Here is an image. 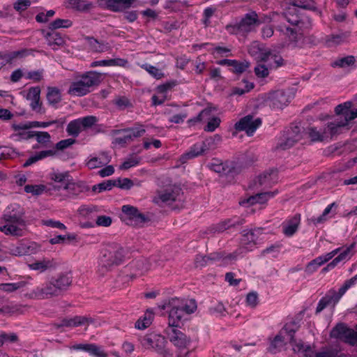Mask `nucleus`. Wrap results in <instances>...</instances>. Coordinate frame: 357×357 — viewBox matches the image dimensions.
I'll list each match as a JSON object with an SVG mask.
<instances>
[{
    "label": "nucleus",
    "instance_id": "nucleus-1",
    "mask_svg": "<svg viewBox=\"0 0 357 357\" xmlns=\"http://www.w3.org/2000/svg\"><path fill=\"white\" fill-rule=\"evenodd\" d=\"M24 211L17 207L16 210L6 213L3 218L6 224L0 227V231L6 235L13 236H22L24 235V227L26 226V222L24 220Z\"/></svg>",
    "mask_w": 357,
    "mask_h": 357
},
{
    "label": "nucleus",
    "instance_id": "nucleus-2",
    "mask_svg": "<svg viewBox=\"0 0 357 357\" xmlns=\"http://www.w3.org/2000/svg\"><path fill=\"white\" fill-rule=\"evenodd\" d=\"M161 310H169V326L176 328L179 326L183 317V310L186 307L183 300L178 298H171L164 300L158 305Z\"/></svg>",
    "mask_w": 357,
    "mask_h": 357
},
{
    "label": "nucleus",
    "instance_id": "nucleus-3",
    "mask_svg": "<svg viewBox=\"0 0 357 357\" xmlns=\"http://www.w3.org/2000/svg\"><path fill=\"white\" fill-rule=\"evenodd\" d=\"M121 211L126 216L123 220L128 225L142 227L145 223L151 221L148 215L140 213L135 206L124 205L121 208Z\"/></svg>",
    "mask_w": 357,
    "mask_h": 357
},
{
    "label": "nucleus",
    "instance_id": "nucleus-4",
    "mask_svg": "<svg viewBox=\"0 0 357 357\" xmlns=\"http://www.w3.org/2000/svg\"><path fill=\"white\" fill-rule=\"evenodd\" d=\"M125 254L126 252L121 247L113 250H105L100 261L101 268L108 271L111 267L121 264L124 260Z\"/></svg>",
    "mask_w": 357,
    "mask_h": 357
},
{
    "label": "nucleus",
    "instance_id": "nucleus-5",
    "mask_svg": "<svg viewBox=\"0 0 357 357\" xmlns=\"http://www.w3.org/2000/svg\"><path fill=\"white\" fill-rule=\"evenodd\" d=\"M165 338L158 334L151 333L144 336L141 340V344L146 349H153L160 354L169 352L165 349Z\"/></svg>",
    "mask_w": 357,
    "mask_h": 357
},
{
    "label": "nucleus",
    "instance_id": "nucleus-6",
    "mask_svg": "<svg viewBox=\"0 0 357 357\" xmlns=\"http://www.w3.org/2000/svg\"><path fill=\"white\" fill-rule=\"evenodd\" d=\"M331 336L344 340L346 342L357 346V330L349 328L344 324H337L331 331Z\"/></svg>",
    "mask_w": 357,
    "mask_h": 357
},
{
    "label": "nucleus",
    "instance_id": "nucleus-7",
    "mask_svg": "<svg viewBox=\"0 0 357 357\" xmlns=\"http://www.w3.org/2000/svg\"><path fill=\"white\" fill-rule=\"evenodd\" d=\"M259 24L258 15L255 11H252L245 14L241 21L234 25V29L239 33H247Z\"/></svg>",
    "mask_w": 357,
    "mask_h": 357
},
{
    "label": "nucleus",
    "instance_id": "nucleus-8",
    "mask_svg": "<svg viewBox=\"0 0 357 357\" xmlns=\"http://www.w3.org/2000/svg\"><path fill=\"white\" fill-rule=\"evenodd\" d=\"M261 124V119L260 118L253 119V116L249 114L236 122L234 128L236 130L245 131L248 136H252Z\"/></svg>",
    "mask_w": 357,
    "mask_h": 357
},
{
    "label": "nucleus",
    "instance_id": "nucleus-9",
    "mask_svg": "<svg viewBox=\"0 0 357 357\" xmlns=\"http://www.w3.org/2000/svg\"><path fill=\"white\" fill-rule=\"evenodd\" d=\"M291 96L282 90L273 91L268 94L266 102L273 109H282L290 102Z\"/></svg>",
    "mask_w": 357,
    "mask_h": 357
},
{
    "label": "nucleus",
    "instance_id": "nucleus-10",
    "mask_svg": "<svg viewBox=\"0 0 357 357\" xmlns=\"http://www.w3.org/2000/svg\"><path fill=\"white\" fill-rule=\"evenodd\" d=\"M166 333L168 335L170 342L179 349L188 348V346L190 342V340L181 331L175 328L168 327L166 329Z\"/></svg>",
    "mask_w": 357,
    "mask_h": 357
},
{
    "label": "nucleus",
    "instance_id": "nucleus-11",
    "mask_svg": "<svg viewBox=\"0 0 357 357\" xmlns=\"http://www.w3.org/2000/svg\"><path fill=\"white\" fill-rule=\"evenodd\" d=\"M211 168L213 171L221 174L228 175L229 174H237L241 171V168L237 163L234 162H220L212 163Z\"/></svg>",
    "mask_w": 357,
    "mask_h": 357
},
{
    "label": "nucleus",
    "instance_id": "nucleus-12",
    "mask_svg": "<svg viewBox=\"0 0 357 357\" xmlns=\"http://www.w3.org/2000/svg\"><path fill=\"white\" fill-rule=\"evenodd\" d=\"M52 280L47 281L41 287H38L35 291L36 296L40 298H50L61 295L59 289Z\"/></svg>",
    "mask_w": 357,
    "mask_h": 357
},
{
    "label": "nucleus",
    "instance_id": "nucleus-13",
    "mask_svg": "<svg viewBox=\"0 0 357 357\" xmlns=\"http://www.w3.org/2000/svg\"><path fill=\"white\" fill-rule=\"evenodd\" d=\"M181 192V189L179 188L167 189L160 193L158 197L154 199V202L158 204H160V203L169 204L178 199Z\"/></svg>",
    "mask_w": 357,
    "mask_h": 357
},
{
    "label": "nucleus",
    "instance_id": "nucleus-14",
    "mask_svg": "<svg viewBox=\"0 0 357 357\" xmlns=\"http://www.w3.org/2000/svg\"><path fill=\"white\" fill-rule=\"evenodd\" d=\"M61 294L68 289L73 282V277L70 273H61L56 277L51 278Z\"/></svg>",
    "mask_w": 357,
    "mask_h": 357
},
{
    "label": "nucleus",
    "instance_id": "nucleus-15",
    "mask_svg": "<svg viewBox=\"0 0 357 357\" xmlns=\"http://www.w3.org/2000/svg\"><path fill=\"white\" fill-rule=\"evenodd\" d=\"M347 126V121H344L343 119H335V121L327 123V126L324 128V133L327 138H332L334 135L341 133L342 129Z\"/></svg>",
    "mask_w": 357,
    "mask_h": 357
},
{
    "label": "nucleus",
    "instance_id": "nucleus-16",
    "mask_svg": "<svg viewBox=\"0 0 357 357\" xmlns=\"http://www.w3.org/2000/svg\"><path fill=\"white\" fill-rule=\"evenodd\" d=\"M222 257V252H213L208 255H197L195 259V265L197 268H202L209 263L220 260Z\"/></svg>",
    "mask_w": 357,
    "mask_h": 357
},
{
    "label": "nucleus",
    "instance_id": "nucleus-17",
    "mask_svg": "<svg viewBox=\"0 0 357 357\" xmlns=\"http://www.w3.org/2000/svg\"><path fill=\"white\" fill-rule=\"evenodd\" d=\"M72 176L70 175L69 172H54L50 174V178L59 185H54L53 189L59 190L63 188V186L67 183L70 182Z\"/></svg>",
    "mask_w": 357,
    "mask_h": 357
},
{
    "label": "nucleus",
    "instance_id": "nucleus-18",
    "mask_svg": "<svg viewBox=\"0 0 357 357\" xmlns=\"http://www.w3.org/2000/svg\"><path fill=\"white\" fill-rule=\"evenodd\" d=\"M277 180L278 170L276 169H271L260 174L255 182H258L259 185H271L275 183Z\"/></svg>",
    "mask_w": 357,
    "mask_h": 357
},
{
    "label": "nucleus",
    "instance_id": "nucleus-19",
    "mask_svg": "<svg viewBox=\"0 0 357 357\" xmlns=\"http://www.w3.org/2000/svg\"><path fill=\"white\" fill-rule=\"evenodd\" d=\"M150 266L151 264L147 259L140 258L137 259L132 265L135 273L130 275L131 278H135L139 275H142L149 270Z\"/></svg>",
    "mask_w": 357,
    "mask_h": 357
},
{
    "label": "nucleus",
    "instance_id": "nucleus-20",
    "mask_svg": "<svg viewBox=\"0 0 357 357\" xmlns=\"http://www.w3.org/2000/svg\"><path fill=\"white\" fill-rule=\"evenodd\" d=\"M63 189L66 190L70 195L77 196L82 192L88 191L89 188L83 182H74L71 178L70 182L63 186Z\"/></svg>",
    "mask_w": 357,
    "mask_h": 357
},
{
    "label": "nucleus",
    "instance_id": "nucleus-21",
    "mask_svg": "<svg viewBox=\"0 0 357 357\" xmlns=\"http://www.w3.org/2000/svg\"><path fill=\"white\" fill-rule=\"evenodd\" d=\"M81 77L89 90L93 86H98L102 81V74L96 71L86 72Z\"/></svg>",
    "mask_w": 357,
    "mask_h": 357
},
{
    "label": "nucleus",
    "instance_id": "nucleus-22",
    "mask_svg": "<svg viewBox=\"0 0 357 357\" xmlns=\"http://www.w3.org/2000/svg\"><path fill=\"white\" fill-rule=\"evenodd\" d=\"M40 89L36 86L30 88L27 95V98L31 100L30 104L31 109L38 112H40L42 104L40 100Z\"/></svg>",
    "mask_w": 357,
    "mask_h": 357
},
{
    "label": "nucleus",
    "instance_id": "nucleus-23",
    "mask_svg": "<svg viewBox=\"0 0 357 357\" xmlns=\"http://www.w3.org/2000/svg\"><path fill=\"white\" fill-rule=\"evenodd\" d=\"M90 92V90L87 88L84 81L80 77V79L76 82H73L69 88L68 93L72 95L82 96H85Z\"/></svg>",
    "mask_w": 357,
    "mask_h": 357
},
{
    "label": "nucleus",
    "instance_id": "nucleus-24",
    "mask_svg": "<svg viewBox=\"0 0 357 357\" xmlns=\"http://www.w3.org/2000/svg\"><path fill=\"white\" fill-rule=\"evenodd\" d=\"M301 220V215L296 214L294 217L289 219L286 225H284L283 233L287 236H293L297 231Z\"/></svg>",
    "mask_w": 357,
    "mask_h": 357
},
{
    "label": "nucleus",
    "instance_id": "nucleus-25",
    "mask_svg": "<svg viewBox=\"0 0 357 357\" xmlns=\"http://www.w3.org/2000/svg\"><path fill=\"white\" fill-rule=\"evenodd\" d=\"M204 154L206 153L201 143H197L190 148L189 151L181 155V160L183 163H184L189 159H192Z\"/></svg>",
    "mask_w": 357,
    "mask_h": 357
},
{
    "label": "nucleus",
    "instance_id": "nucleus-26",
    "mask_svg": "<svg viewBox=\"0 0 357 357\" xmlns=\"http://www.w3.org/2000/svg\"><path fill=\"white\" fill-rule=\"evenodd\" d=\"M262 230L263 229L261 228H257L251 230H244L241 239L242 243L244 244H249L251 243L256 244L259 236L262 234Z\"/></svg>",
    "mask_w": 357,
    "mask_h": 357
},
{
    "label": "nucleus",
    "instance_id": "nucleus-27",
    "mask_svg": "<svg viewBox=\"0 0 357 357\" xmlns=\"http://www.w3.org/2000/svg\"><path fill=\"white\" fill-rule=\"evenodd\" d=\"M135 125L137 126L136 127L127 128L121 130H114V133H127L128 135H130V139L132 141L134 138L142 136L146 132L145 129L143 128L142 125L139 123H137Z\"/></svg>",
    "mask_w": 357,
    "mask_h": 357
},
{
    "label": "nucleus",
    "instance_id": "nucleus-28",
    "mask_svg": "<svg viewBox=\"0 0 357 357\" xmlns=\"http://www.w3.org/2000/svg\"><path fill=\"white\" fill-rule=\"evenodd\" d=\"M298 29L296 28H291L289 26L285 27L284 35L288 38L289 43H282L280 45L281 47L283 48L286 46H291L292 48L296 47L298 41Z\"/></svg>",
    "mask_w": 357,
    "mask_h": 357
},
{
    "label": "nucleus",
    "instance_id": "nucleus-29",
    "mask_svg": "<svg viewBox=\"0 0 357 357\" xmlns=\"http://www.w3.org/2000/svg\"><path fill=\"white\" fill-rule=\"evenodd\" d=\"M85 40L88 41L91 50L96 52H105L109 50V46L107 43H104L98 41L93 37L86 36Z\"/></svg>",
    "mask_w": 357,
    "mask_h": 357
},
{
    "label": "nucleus",
    "instance_id": "nucleus-30",
    "mask_svg": "<svg viewBox=\"0 0 357 357\" xmlns=\"http://www.w3.org/2000/svg\"><path fill=\"white\" fill-rule=\"evenodd\" d=\"M56 153V150H46L42 151L36 153L35 155L30 157L23 165L24 167H27L40 160L49 156H53Z\"/></svg>",
    "mask_w": 357,
    "mask_h": 357
},
{
    "label": "nucleus",
    "instance_id": "nucleus-31",
    "mask_svg": "<svg viewBox=\"0 0 357 357\" xmlns=\"http://www.w3.org/2000/svg\"><path fill=\"white\" fill-rule=\"evenodd\" d=\"M220 141L221 137L219 135H215L202 141L201 144L205 153H207L210 151L215 150Z\"/></svg>",
    "mask_w": 357,
    "mask_h": 357
},
{
    "label": "nucleus",
    "instance_id": "nucleus-32",
    "mask_svg": "<svg viewBox=\"0 0 357 357\" xmlns=\"http://www.w3.org/2000/svg\"><path fill=\"white\" fill-rule=\"evenodd\" d=\"M127 63V61L122 59H105L101 61H93L91 63V68L97 66H124Z\"/></svg>",
    "mask_w": 357,
    "mask_h": 357
},
{
    "label": "nucleus",
    "instance_id": "nucleus-33",
    "mask_svg": "<svg viewBox=\"0 0 357 357\" xmlns=\"http://www.w3.org/2000/svg\"><path fill=\"white\" fill-rule=\"evenodd\" d=\"M45 37L50 46H62L65 43L64 38L61 36V33L55 31L47 33Z\"/></svg>",
    "mask_w": 357,
    "mask_h": 357
},
{
    "label": "nucleus",
    "instance_id": "nucleus-34",
    "mask_svg": "<svg viewBox=\"0 0 357 357\" xmlns=\"http://www.w3.org/2000/svg\"><path fill=\"white\" fill-rule=\"evenodd\" d=\"M353 246L354 245H351L350 248H347L346 250L342 252L337 257H335L331 262H330L326 266H325L322 269V272L325 273L329 270L334 268L338 263H340L341 261L346 259L348 257Z\"/></svg>",
    "mask_w": 357,
    "mask_h": 357
},
{
    "label": "nucleus",
    "instance_id": "nucleus-35",
    "mask_svg": "<svg viewBox=\"0 0 357 357\" xmlns=\"http://www.w3.org/2000/svg\"><path fill=\"white\" fill-rule=\"evenodd\" d=\"M40 247L35 243H23L17 247L19 255H31L36 253Z\"/></svg>",
    "mask_w": 357,
    "mask_h": 357
},
{
    "label": "nucleus",
    "instance_id": "nucleus-36",
    "mask_svg": "<svg viewBox=\"0 0 357 357\" xmlns=\"http://www.w3.org/2000/svg\"><path fill=\"white\" fill-rule=\"evenodd\" d=\"M46 96L49 104L52 106H55L61 100L60 90L56 87H48Z\"/></svg>",
    "mask_w": 357,
    "mask_h": 357
},
{
    "label": "nucleus",
    "instance_id": "nucleus-37",
    "mask_svg": "<svg viewBox=\"0 0 357 357\" xmlns=\"http://www.w3.org/2000/svg\"><path fill=\"white\" fill-rule=\"evenodd\" d=\"M134 0H107V7L113 11H119L122 8H128Z\"/></svg>",
    "mask_w": 357,
    "mask_h": 357
},
{
    "label": "nucleus",
    "instance_id": "nucleus-38",
    "mask_svg": "<svg viewBox=\"0 0 357 357\" xmlns=\"http://www.w3.org/2000/svg\"><path fill=\"white\" fill-rule=\"evenodd\" d=\"M356 64V59L354 56L349 55L337 59L333 63V67L346 68L354 66Z\"/></svg>",
    "mask_w": 357,
    "mask_h": 357
},
{
    "label": "nucleus",
    "instance_id": "nucleus-39",
    "mask_svg": "<svg viewBox=\"0 0 357 357\" xmlns=\"http://www.w3.org/2000/svg\"><path fill=\"white\" fill-rule=\"evenodd\" d=\"M284 345V337L280 335H277L274 339L271 342L270 346L268 349V351L271 354H276L279 352Z\"/></svg>",
    "mask_w": 357,
    "mask_h": 357
},
{
    "label": "nucleus",
    "instance_id": "nucleus-40",
    "mask_svg": "<svg viewBox=\"0 0 357 357\" xmlns=\"http://www.w3.org/2000/svg\"><path fill=\"white\" fill-rule=\"evenodd\" d=\"M82 128L79 119L71 121L67 126L66 131L68 135L77 137L81 131Z\"/></svg>",
    "mask_w": 357,
    "mask_h": 357
},
{
    "label": "nucleus",
    "instance_id": "nucleus-41",
    "mask_svg": "<svg viewBox=\"0 0 357 357\" xmlns=\"http://www.w3.org/2000/svg\"><path fill=\"white\" fill-rule=\"evenodd\" d=\"M308 135L313 142H322L327 138L324 133V128L321 130H317L316 128H310L308 129Z\"/></svg>",
    "mask_w": 357,
    "mask_h": 357
},
{
    "label": "nucleus",
    "instance_id": "nucleus-42",
    "mask_svg": "<svg viewBox=\"0 0 357 357\" xmlns=\"http://www.w3.org/2000/svg\"><path fill=\"white\" fill-rule=\"evenodd\" d=\"M109 161L110 157L109 155H105V158L102 160L100 158L94 157L88 161L87 166L89 169H95L107 164Z\"/></svg>",
    "mask_w": 357,
    "mask_h": 357
},
{
    "label": "nucleus",
    "instance_id": "nucleus-43",
    "mask_svg": "<svg viewBox=\"0 0 357 357\" xmlns=\"http://www.w3.org/2000/svg\"><path fill=\"white\" fill-rule=\"evenodd\" d=\"M26 285V282L21 281L17 283H1L0 284V290L10 293L13 292Z\"/></svg>",
    "mask_w": 357,
    "mask_h": 357
},
{
    "label": "nucleus",
    "instance_id": "nucleus-44",
    "mask_svg": "<svg viewBox=\"0 0 357 357\" xmlns=\"http://www.w3.org/2000/svg\"><path fill=\"white\" fill-rule=\"evenodd\" d=\"M284 15L286 20L293 26H298L300 23H301V20L296 13V9L287 10Z\"/></svg>",
    "mask_w": 357,
    "mask_h": 357
},
{
    "label": "nucleus",
    "instance_id": "nucleus-45",
    "mask_svg": "<svg viewBox=\"0 0 357 357\" xmlns=\"http://www.w3.org/2000/svg\"><path fill=\"white\" fill-rule=\"evenodd\" d=\"M292 4L305 10H315L317 9L313 0H293Z\"/></svg>",
    "mask_w": 357,
    "mask_h": 357
},
{
    "label": "nucleus",
    "instance_id": "nucleus-46",
    "mask_svg": "<svg viewBox=\"0 0 357 357\" xmlns=\"http://www.w3.org/2000/svg\"><path fill=\"white\" fill-rule=\"evenodd\" d=\"M29 266L31 269L44 272L47 268L52 266V263L50 260H43L32 263Z\"/></svg>",
    "mask_w": 357,
    "mask_h": 357
},
{
    "label": "nucleus",
    "instance_id": "nucleus-47",
    "mask_svg": "<svg viewBox=\"0 0 357 357\" xmlns=\"http://www.w3.org/2000/svg\"><path fill=\"white\" fill-rule=\"evenodd\" d=\"M236 63H233L231 67L232 69L231 72L236 74H242L244 73L250 66V63L247 61H238L237 60H234Z\"/></svg>",
    "mask_w": 357,
    "mask_h": 357
},
{
    "label": "nucleus",
    "instance_id": "nucleus-48",
    "mask_svg": "<svg viewBox=\"0 0 357 357\" xmlns=\"http://www.w3.org/2000/svg\"><path fill=\"white\" fill-rule=\"evenodd\" d=\"M72 25V22L68 20L56 19L49 24V29L54 31L59 28H68Z\"/></svg>",
    "mask_w": 357,
    "mask_h": 357
},
{
    "label": "nucleus",
    "instance_id": "nucleus-49",
    "mask_svg": "<svg viewBox=\"0 0 357 357\" xmlns=\"http://www.w3.org/2000/svg\"><path fill=\"white\" fill-rule=\"evenodd\" d=\"M336 206L335 203L333 202L331 204L328 205L325 210L324 211L323 213L319 216L318 218H312L310 219V221L313 222L314 225L321 224L327 220V215L329 214V213L331 211L332 208L333 206Z\"/></svg>",
    "mask_w": 357,
    "mask_h": 357
},
{
    "label": "nucleus",
    "instance_id": "nucleus-50",
    "mask_svg": "<svg viewBox=\"0 0 357 357\" xmlns=\"http://www.w3.org/2000/svg\"><path fill=\"white\" fill-rule=\"evenodd\" d=\"M38 144L43 146H46L47 143L50 142L51 136L47 132L36 131L35 137Z\"/></svg>",
    "mask_w": 357,
    "mask_h": 357
},
{
    "label": "nucleus",
    "instance_id": "nucleus-51",
    "mask_svg": "<svg viewBox=\"0 0 357 357\" xmlns=\"http://www.w3.org/2000/svg\"><path fill=\"white\" fill-rule=\"evenodd\" d=\"M114 187V183H112L111 180L103 181L98 184L94 185L92 187V191L94 192H102L105 190H110Z\"/></svg>",
    "mask_w": 357,
    "mask_h": 357
},
{
    "label": "nucleus",
    "instance_id": "nucleus-52",
    "mask_svg": "<svg viewBox=\"0 0 357 357\" xmlns=\"http://www.w3.org/2000/svg\"><path fill=\"white\" fill-rule=\"evenodd\" d=\"M244 220H241V221H232L231 220H227L226 221H224L221 223H220L217 227L216 231L218 232H222L230 227H235L236 225H242L243 223Z\"/></svg>",
    "mask_w": 357,
    "mask_h": 357
},
{
    "label": "nucleus",
    "instance_id": "nucleus-53",
    "mask_svg": "<svg viewBox=\"0 0 357 357\" xmlns=\"http://www.w3.org/2000/svg\"><path fill=\"white\" fill-rule=\"evenodd\" d=\"M79 120L82 130H86L91 128L98 121L97 118L94 116H87L83 118H79Z\"/></svg>",
    "mask_w": 357,
    "mask_h": 357
},
{
    "label": "nucleus",
    "instance_id": "nucleus-54",
    "mask_svg": "<svg viewBox=\"0 0 357 357\" xmlns=\"http://www.w3.org/2000/svg\"><path fill=\"white\" fill-rule=\"evenodd\" d=\"M45 190L44 185H26L24 187V191L27 193H31L33 195H41Z\"/></svg>",
    "mask_w": 357,
    "mask_h": 357
},
{
    "label": "nucleus",
    "instance_id": "nucleus-55",
    "mask_svg": "<svg viewBox=\"0 0 357 357\" xmlns=\"http://www.w3.org/2000/svg\"><path fill=\"white\" fill-rule=\"evenodd\" d=\"M69 3L72 8L82 11L87 10L91 7V3H86L83 0H69Z\"/></svg>",
    "mask_w": 357,
    "mask_h": 357
},
{
    "label": "nucleus",
    "instance_id": "nucleus-56",
    "mask_svg": "<svg viewBox=\"0 0 357 357\" xmlns=\"http://www.w3.org/2000/svg\"><path fill=\"white\" fill-rule=\"evenodd\" d=\"M295 326L296 324L294 321H293L289 324H285L282 329V331H284L287 334L289 335L291 343H293L294 342V333L297 330Z\"/></svg>",
    "mask_w": 357,
    "mask_h": 357
},
{
    "label": "nucleus",
    "instance_id": "nucleus-57",
    "mask_svg": "<svg viewBox=\"0 0 357 357\" xmlns=\"http://www.w3.org/2000/svg\"><path fill=\"white\" fill-rule=\"evenodd\" d=\"M296 142H298V141L296 140L294 137L287 135L286 139L278 144L277 149L280 148L282 150H286L292 147Z\"/></svg>",
    "mask_w": 357,
    "mask_h": 357
},
{
    "label": "nucleus",
    "instance_id": "nucleus-58",
    "mask_svg": "<svg viewBox=\"0 0 357 357\" xmlns=\"http://www.w3.org/2000/svg\"><path fill=\"white\" fill-rule=\"evenodd\" d=\"M351 107V102H346L344 104L337 105L335 108V112L337 116L342 115L344 119L348 109H350Z\"/></svg>",
    "mask_w": 357,
    "mask_h": 357
},
{
    "label": "nucleus",
    "instance_id": "nucleus-59",
    "mask_svg": "<svg viewBox=\"0 0 357 357\" xmlns=\"http://www.w3.org/2000/svg\"><path fill=\"white\" fill-rule=\"evenodd\" d=\"M356 280H357V274L355 276H354L353 278H351V279L345 281V282L344 283L342 287L339 289V291H338V292H337V294L340 297H342L344 294V293L347 291V290L348 289H349L352 285L354 284V283L356 282Z\"/></svg>",
    "mask_w": 357,
    "mask_h": 357
},
{
    "label": "nucleus",
    "instance_id": "nucleus-60",
    "mask_svg": "<svg viewBox=\"0 0 357 357\" xmlns=\"http://www.w3.org/2000/svg\"><path fill=\"white\" fill-rule=\"evenodd\" d=\"M139 162V158L136 156H132L125 162L122 163L120 166L121 169L126 170L130 169L132 167L137 165Z\"/></svg>",
    "mask_w": 357,
    "mask_h": 357
},
{
    "label": "nucleus",
    "instance_id": "nucleus-61",
    "mask_svg": "<svg viewBox=\"0 0 357 357\" xmlns=\"http://www.w3.org/2000/svg\"><path fill=\"white\" fill-rule=\"evenodd\" d=\"M142 67L156 79H160L164 75L163 73L158 68L153 66L144 64L142 66Z\"/></svg>",
    "mask_w": 357,
    "mask_h": 357
},
{
    "label": "nucleus",
    "instance_id": "nucleus-62",
    "mask_svg": "<svg viewBox=\"0 0 357 357\" xmlns=\"http://www.w3.org/2000/svg\"><path fill=\"white\" fill-rule=\"evenodd\" d=\"M75 139L71 138L63 139L56 144L55 148L56 150L63 151L75 144Z\"/></svg>",
    "mask_w": 357,
    "mask_h": 357
},
{
    "label": "nucleus",
    "instance_id": "nucleus-63",
    "mask_svg": "<svg viewBox=\"0 0 357 357\" xmlns=\"http://www.w3.org/2000/svg\"><path fill=\"white\" fill-rule=\"evenodd\" d=\"M289 136H292L298 142L301 139V128L298 126H294L290 128L287 132Z\"/></svg>",
    "mask_w": 357,
    "mask_h": 357
},
{
    "label": "nucleus",
    "instance_id": "nucleus-64",
    "mask_svg": "<svg viewBox=\"0 0 357 357\" xmlns=\"http://www.w3.org/2000/svg\"><path fill=\"white\" fill-rule=\"evenodd\" d=\"M316 357H349L348 355L340 351H327L318 353Z\"/></svg>",
    "mask_w": 357,
    "mask_h": 357
}]
</instances>
